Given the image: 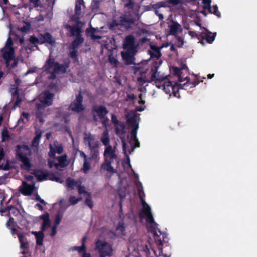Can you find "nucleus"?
Wrapping results in <instances>:
<instances>
[{
    "label": "nucleus",
    "mask_w": 257,
    "mask_h": 257,
    "mask_svg": "<svg viewBox=\"0 0 257 257\" xmlns=\"http://www.w3.org/2000/svg\"><path fill=\"white\" fill-rule=\"evenodd\" d=\"M66 71L67 68L63 64H60L58 62H56V67L54 68L52 75H54L56 73H59V72L65 73Z\"/></svg>",
    "instance_id": "obj_35"
},
{
    "label": "nucleus",
    "mask_w": 257,
    "mask_h": 257,
    "mask_svg": "<svg viewBox=\"0 0 257 257\" xmlns=\"http://www.w3.org/2000/svg\"><path fill=\"white\" fill-rule=\"evenodd\" d=\"M41 133L37 134L32 141V146L34 147H37L39 146L40 140L41 138Z\"/></svg>",
    "instance_id": "obj_43"
},
{
    "label": "nucleus",
    "mask_w": 257,
    "mask_h": 257,
    "mask_svg": "<svg viewBox=\"0 0 257 257\" xmlns=\"http://www.w3.org/2000/svg\"><path fill=\"white\" fill-rule=\"evenodd\" d=\"M90 168V164L88 160H84L82 171L84 173H87Z\"/></svg>",
    "instance_id": "obj_48"
},
{
    "label": "nucleus",
    "mask_w": 257,
    "mask_h": 257,
    "mask_svg": "<svg viewBox=\"0 0 257 257\" xmlns=\"http://www.w3.org/2000/svg\"><path fill=\"white\" fill-rule=\"evenodd\" d=\"M11 169V167L10 166L9 163L8 161L5 165H0V170H3L4 171H8Z\"/></svg>",
    "instance_id": "obj_61"
},
{
    "label": "nucleus",
    "mask_w": 257,
    "mask_h": 257,
    "mask_svg": "<svg viewBox=\"0 0 257 257\" xmlns=\"http://www.w3.org/2000/svg\"><path fill=\"white\" fill-rule=\"evenodd\" d=\"M6 210H8L7 216H9L12 214L15 216H18L21 214L20 210L17 207L10 205L5 208Z\"/></svg>",
    "instance_id": "obj_31"
},
{
    "label": "nucleus",
    "mask_w": 257,
    "mask_h": 257,
    "mask_svg": "<svg viewBox=\"0 0 257 257\" xmlns=\"http://www.w3.org/2000/svg\"><path fill=\"white\" fill-rule=\"evenodd\" d=\"M16 157H21L23 156H30L32 155L31 149L28 145H18L16 147Z\"/></svg>",
    "instance_id": "obj_14"
},
{
    "label": "nucleus",
    "mask_w": 257,
    "mask_h": 257,
    "mask_svg": "<svg viewBox=\"0 0 257 257\" xmlns=\"http://www.w3.org/2000/svg\"><path fill=\"white\" fill-rule=\"evenodd\" d=\"M101 141L105 147L110 146L109 144L110 140L108 135V132L107 130L103 131L102 134Z\"/></svg>",
    "instance_id": "obj_33"
},
{
    "label": "nucleus",
    "mask_w": 257,
    "mask_h": 257,
    "mask_svg": "<svg viewBox=\"0 0 257 257\" xmlns=\"http://www.w3.org/2000/svg\"><path fill=\"white\" fill-rule=\"evenodd\" d=\"M84 135L83 143L85 145L88 146L89 150L95 149V148H99V143L98 141L96 140L94 135L90 133H85Z\"/></svg>",
    "instance_id": "obj_12"
},
{
    "label": "nucleus",
    "mask_w": 257,
    "mask_h": 257,
    "mask_svg": "<svg viewBox=\"0 0 257 257\" xmlns=\"http://www.w3.org/2000/svg\"><path fill=\"white\" fill-rule=\"evenodd\" d=\"M207 10L209 13L215 15L218 18L221 17V14L218 11L217 5H213L212 7L210 6Z\"/></svg>",
    "instance_id": "obj_39"
},
{
    "label": "nucleus",
    "mask_w": 257,
    "mask_h": 257,
    "mask_svg": "<svg viewBox=\"0 0 257 257\" xmlns=\"http://www.w3.org/2000/svg\"><path fill=\"white\" fill-rule=\"evenodd\" d=\"M100 6V1L98 0H94L91 5V9L93 12L97 11Z\"/></svg>",
    "instance_id": "obj_49"
},
{
    "label": "nucleus",
    "mask_w": 257,
    "mask_h": 257,
    "mask_svg": "<svg viewBox=\"0 0 257 257\" xmlns=\"http://www.w3.org/2000/svg\"><path fill=\"white\" fill-rule=\"evenodd\" d=\"M216 34V33H212L210 32H208L205 33V37L203 38L205 39L208 43L211 44L215 39Z\"/></svg>",
    "instance_id": "obj_38"
},
{
    "label": "nucleus",
    "mask_w": 257,
    "mask_h": 257,
    "mask_svg": "<svg viewBox=\"0 0 257 257\" xmlns=\"http://www.w3.org/2000/svg\"><path fill=\"white\" fill-rule=\"evenodd\" d=\"M43 39H41L40 44H43L47 43L51 45H54L55 43V40L53 38L52 36L48 32L45 33L41 35Z\"/></svg>",
    "instance_id": "obj_24"
},
{
    "label": "nucleus",
    "mask_w": 257,
    "mask_h": 257,
    "mask_svg": "<svg viewBox=\"0 0 257 257\" xmlns=\"http://www.w3.org/2000/svg\"><path fill=\"white\" fill-rule=\"evenodd\" d=\"M25 25L22 27H19L18 30L26 34L30 31L31 29V25L28 22H25Z\"/></svg>",
    "instance_id": "obj_44"
},
{
    "label": "nucleus",
    "mask_w": 257,
    "mask_h": 257,
    "mask_svg": "<svg viewBox=\"0 0 257 257\" xmlns=\"http://www.w3.org/2000/svg\"><path fill=\"white\" fill-rule=\"evenodd\" d=\"M162 61L160 60L159 61H155L153 62L151 68V72L152 73L151 76L150 78V81H163L165 80L167 76H162L160 74V72L158 71V68L161 64Z\"/></svg>",
    "instance_id": "obj_7"
},
{
    "label": "nucleus",
    "mask_w": 257,
    "mask_h": 257,
    "mask_svg": "<svg viewBox=\"0 0 257 257\" xmlns=\"http://www.w3.org/2000/svg\"><path fill=\"white\" fill-rule=\"evenodd\" d=\"M151 51H148L151 58H156L157 60L159 59L162 55L160 48L155 45H151Z\"/></svg>",
    "instance_id": "obj_23"
},
{
    "label": "nucleus",
    "mask_w": 257,
    "mask_h": 257,
    "mask_svg": "<svg viewBox=\"0 0 257 257\" xmlns=\"http://www.w3.org/2000/svg\"><path fill=\"white\" fill-rule=\"evenodd\" d=\"M95 249L99 253L100 257L111 256L112 255V246L104 240L98 239L95 243Z\"/></svg>",
    "instance_id": "obj_5"
},
{
    "label": "nucleus",
    "mask_w": 257,
    "mask_h": 257,
    "mask_svg": "<svg viewBox=\"0 0 257 257\" xmlns=\"http://www.w3.org/2000/svg\"><path fill=\"white\" fill-rule=\"evenodd\" d=\"M69 56L73 60L74 63L78 62L77 49H73V51L69 53Z\"/></svg>",
    "instance_id": "obj_42"
},
{
    "label": "nucleus",
    "mask_w": 257,
    "mask_h": 257,
    "mask_svg": "<svg viewBox=\"0 0 257 257\" xmlns=\"http://www.w3.org/2000/svg\"><path fill=\"white\" fill-rule=\"evenodd\" d=\"M128 124L131 127V135L134 141L135 142L134 148L140 147V144L137 136V131L139 128V124L137 122L136 116H132L127 119Z\"/></svg>",
    "instance_id": "obj_8"
},
{
    "label": "nucleus",
    "mask_w": 257,
    "mask_h": 257,
    "mask_svg": "<svg viewBox=\"0 0 257 257\" xmlns=\"http://www.w3.org/2000/svg\"><path fill=\"white\" fill-rule=\"evenodd\" d=\"M96 32V30L95 28L91 27L89 28H87L86 30V33L87 36L91 37V39L93 40L99 39L101 38V37L98 35H95L94 34Z\"/></svg>",
    "instance_id": "obj_36"
},
{
    "label": "nucleus",
    "mask_w": 257,
    "mask_h": 257,
    "mask_svg": "<svg viewBox=\"0 0 257 257\" xmlns=\"http://www.w3.org/2000/svg\"><path fill=\"white\" fill-rule=\"evenodd\" d=\"M114 126L115 131V134L117 136L123 135L125 133V126L123 122L119 121L118 124L114 125Z\"/></svg>",
    "instance_id": "obj_28"
},
{
    "label": "nucleus",
    "mask_w": 257,
    "mask_h": 257,
    "mask_svg": "<svg viewBox=\"0 0 257 257\" xmlns=\"http://www.w3.org/2000/svg\"><path fill=\"white\" fill-rule=\"evenodd\" d=\"M85 203L86 205H87L90 208H92L93 207V202L92 200V197L91 196V194L89 196H86Z\"/></svg>",
    "instance_id": "obj_50"
},
{
    "label": "nucleus",
    "mask_w": 257,
    "mask_h": 257,
    "mask_svg": "<svg viewBox=\"0 0 257 257\" xmlns=\"http://www.w3.org/2000/svg\"><path fill=\"white\" fill-rule=\"evenodd\" d=\"M211 3V0H202L203 9L207 10L210 7Z\"/></svg>",
    "instance_id": "obj_59"
},
{
    "label": "nucleus",
    "mask_w": 257,
    "mask_h": 257,
    "mask_svg": "<svg viewBox=\"0 0 257 257\" xmlns=\"http://www.w3.org/2000/svg\"><path fill=\"white\" fill-rule=\"evenodd\" d=\"M57 62L55 61L54 58H51L50 57L47 60L44 66V69L46 71L50 72L52 67H56V63Z\"/></svg>",
    "instance_id": "obj_29"
},
{
    "label": "nucleus",
    "mask_w": 257,
    "mask_h": 257,
    "mask_svg": "<svg viewBox=\"0 0 257 257\" xmlns=\"http://www.w3.org/2000/svg\"><path fill=\"white\" fill-rule=\"evenodd\" d=\"M29 41L32 44L36 46L37 47V49H38L37 45L38 44H40L41 39L40 40L38 38L35 37L34 35H33L30 36V38L29 39Z\"/></svg>",
    "instance_id": "obj_41"
},
{
    "label": "nucleus",
    "mask_w": 257,
    "mask_h": 257,
    "mask_svg": "<svg viewBox=\"0 0 257 257\" xmlns=\"http://www.w3.org/2000/svg\"><path fill=\"white\" fill-rule=\"evenodd\" d=\"M1 51L3 53L2 57L5 61L6 67L9 68L10 61L15 58L14 48H3Z\"/></svg>",
    "instance_id": "obj_13"
},
{
    "label": "nucleus",
    "mask_w": 257,
    "mask_h": 257,
    "mask_svg": "<svg viewBox=\"0 0 257 257\" xmlns=\"http://www.w3.org/2000/svg\"><path fill=\"white\" fill-rule=\"evenodd\" d=\"M29 118H30L29 113L28 112H24L22 113L21 117H20V118L19 120V122L20 123L22 122L23 123H25L26 122L24 121V119H26L27 120V121H28L29 119Z\"/></svg>",
    "instance_id": "obj_52"
},
{
    "label": "nucleus",
    "mask_w": 257,
    "mask_h": 257,
    "mask_svg": "<svg viewBox=\"0 0 257 257\" xmlns=\"http://www.w3.org/2000/svg\"><path fill=\"white\" fill-rule=\"evenodd\" d=\"M108 60L110 63L112 65H116L118 63V61H117L116 58L113 56L112 54L109 55Z\"/></svg>",
    "instance_id": "obj_56"
},
{
    "label": "nucleus",
    "mask_w": 257,
    "mask_h": 257,
    "mask_svg": "<svg viewBox=\"0 0 257 257\" xmlns=\"http://www.w3.org/2000/svg\"><path fill=\"white\" fill-rule=\"evenodd\" d=\"M32 234L35 236L36 239V244L38 246L43 245L45 234L43 231H33Z\"/></svg>",
    "instance_id": "obj_26"
},
{
    "label": "nucleus",
    "mask_w": 257,
    "mask_h": 257,
    "mask_svg": "<svg viewBox=\"0 0 257 257\" xmlns=\"http://www.w3.org/2000/svg\"><path fill=\"white\" fill-rule=\"evenodd\" d=\"M122 48L130 52H137V46L135 44V38L132 35L127 36L123 41Z\"/></svg>",
    "instance_id": "obj_10"
},
{
    "label": "nucleus",
    "mask_w": 257,
    "mask_h": 257,
    "mask_svg": "<svg viewBox=\"0 0 257 257\" xmlns=\"http://www.w3.org/2000/svg\"><path fill=\"white\" fill-rule=\"evenodd\" d=\"M84 41V39L82 37V35L76 36L75 39L71 43V48L72 49H77Z\"/></svg>",
    "instance_id": "obj_25"
},
{
    "label": "nucleus",
    "mask_w": 257,
    "mask_h": 257,
    "mask_svg": "<svg viewBox=\"0 0 257 257\" xmlns=\"http://www.w3.org/2000/svg\"><path fill=\"white\" fill-rule=\"evenodd\" d=\"M121 142L122 144V150L124 155L127 157V161H130V158L127 154L126 149L128 147L124 139H121Z\"/></svg>",
    "instance_id": "obj_54"
},
{
    "label": "nucleus",
    "mask_w": 257,
    "mask_h": 257,
    "mask_svg": "<svg viewBox=\"0 0 257 257\" xmlns=\"http://www.w3.org/2000/svg\"><path fill=\"white\" fill-rule=\"evenodd\" d=\"M173 70L174 75L178 76L181 79V74L182 73L181 69L177 67H173Z\"/></svg>",
    "instance_id": "obj_58"
},
{
    "label": "nucleus",
    "mask_w": 257,
    "mask_h": 257,
    "mask_svg": "<svg viewBox=\"0 0 257 257\" xmlns=\"http://www.w3.org/2000/svg\"><path fill=\"white\" fill-rule=\"evenodd\" d=\"M40 218L43 220L41 229L44 231L47 228L51 226V221L49 218V214L46 212L40 216Z\"/></svg>",
    "instance_id": "obj_22"
},
{
    "label": "nucleus",
    "mask_w": 257,
    "mask_h": 257,
    "mask_svg": "<svg viewBox=\"0 0 257 257\" xmlns=\"http://www.w3.org/2000/svg\"><path fill=\"white\" fill-rule=\"evenodd\" d=\"M73 250H77L79 253L83 252H85L86 250V247L84 243H82L81 246H74L73 247Z\"/></svg>",
    "instance_id": "obj_47"
},
{
    "label": "nucleus",
    "mask_w": 257,
    "mask_h": 257,
    "mask_svg": "<svg viewBox=\"0 0 257 257\" xmlns=\"http://www.w3.org/2000/svg\"><path fill=\"white\" fill-rule=\"evenodd\" d=\"M136 53L137 52H130L129 51H126L121 52L122 58L125 61L126 65L135 64V55Z\"/></svg>",
    "instance_id": "obj_17"
},
{
    "label": "nucleus",
    "mask_w": 257,
    "mask_h": 257,
    "mask_svg": "<svg viewBox=\"0 0 257 257\" xmlns=\"http://www.w3.org/2000/svg\"><path fill=\"white\" fill-rule=\"evenodd\" d=\"M18 237L19 241L21 243L20 247L21 249H29V243L27 241V238L24 234L19 233H18Z\"/></svg>",
    "instance_id": "obj_27"
},
{
    "label": "nucleus",
    "mask_w": 257,
    "mask_h": 257,
    "mask_svg": "<svg viewBox=\"0 0 257 257\" xmlns=\"http://www.w3.org/2000/svg\"><path fill=\"white\" fill-rule=\"evenodd\" d=\"M111 122L114 125L118 124L119 122V121L117 119L116 116L113 113H112L111 115Z\"/></svg>",
    "instance_id": "obj_63"
},
{
    "label": "nucleus",
    "mask_w": 257,
    "mask_h": 257,
    "mask_svg": "<svg viewBox=\"0 0 257 257\" xmlns=\"http://www.w3.org/2000/svg\"><path fill=\"white\" fill-rule=\"evenodd\" d=\"M185 79L187 80V82L183 85L170 81L165 82L163 85L164 91L166 93H170L172 92L174 96L179 98L180 95L179 92L180 89H189L195 87L199 83V81L198 80H195L194 82L190 81L189 79L188 80L187 77L185 78Z\"/></svg>",
    "instance_id": "obj_1"
},
{
    "label": "nucleus",
    "mask_w": 257,
    "mask_h": 257,
    "mask_svg": "<svg viewBox=\"0 0 257 257\" xmlns=\"http://www.w3.org/2000/svg\"><path fill=\"white\" fill-rule=\"evenodd\" d=\"M82 199V198L81 197L76 198L75 196H71L69 197V201L71 204L75 205L77 204L79 201H81Z\"/></svg>",
    "instance_id": "obj_53"
},
{
    "label": "nucleus",
    "mask_w": 257,
    "mask_h": 257,
    "mask_svg": "<svg viewBox=\"0 0 257 257\" xmlns=\"http://www.w3.org/2000/svg\"><path fill=\"white\" fill-rule=\"evenodd\" d=\"M44 111L45 110H37L36 111V116L39 121L42 123H43L45 121V120L43 119V114Z\"/></svg>",
    "instance_id": "obj_45"
},
{
    "label": "nucleus",
    "mask_w": 257,
    "mask_h": 257,
    "mask_svg": "<svg viewBox=\"0 0 257 257\" xmlns=\"http://www.w3.org/2000/svg\"><path fill=\"white\" fill-rule=\"evenodd\" d=\"M18 158L19 161L22 163V164L21 165V168L24 170L30 171L33 165L31 163L30 160L28 157L21 155V157H18Z\"/></svg>",
    "instance_id": "obj_21"
},
{
    "label": "nucleus",
    "mask_w": 257,
    "mask_h": 257,
    "mask_svg": "<svg viewBox=\"0 0 257 257\" xmlns=\"http://www.w3.org/2000/svg\"><path fill=\"white\" fill-rule=\"evenodd\" d=\"M81 182H80L79 184L77 185V188L78 189V193L80 195L84 194L86 196H89L90 195V194H91V193L88 191H86L85 190V187L84 186H81Z\"/></svg>",
    "instance_id": "obj_40"
},
{
    "label": "nucleus",
    "mask_w": 257,
    "mask_h": 257,
    "mask_svg": "<svg viewBox=\"0 0 257 257\" xmlns=\"http://www.w3.org/2000/svg\"><path fill=\"white\" fill-rule=\"evenodd\" d=\"M14 44L13 41L10 37H9L7 40L5 46L4 48H13V46Z\"/></svg>",
    "instance_id": "obj_60"
},
{
    "label": "nucleus",
    "mask_w": 257,
    "mask_h": 257,
    "mask_svg": "<svg viewBox=\"0 0 257 257\" xmlns=\"http://www.w3.org/2000/svg\"><path fill=\"white\" fill-rule=\"evenodd\" d=\"M76 23L72 26L67 25L65 26V28L69 31L68 36L69 37H76L81 35V27L79 26V24Z\"/></svg>",
    "instance_id": "obj_16"
},
{
    "label": "nucleus",
    "mask_w": 257,
    "mask_h": 257,
    "mask_svg": "<svg viewBox=\"0 0 257 257\" xmlns=\"http://www.w3.org/2000/svg\"><path fill=\"white\" fill-rule=\"evenodd\" d=\"M29 2L35 8L42 7L41 0H29Z\"/></svg>",
    "instance_id": "obj_57"
},
{
    "label": "nucleus",
    "mask_w": 257,
    "mask_h": 257,
    "mask_svg": "<svg viewBox=\"0 0 257 257\" xmlns=\"http://www.w3.org/2000/svg\"><path fill=\"white\" fill-rule=\"evenodd\" d=\"M139 216L140 219H143L146 217L147 222L151 224V231L153 234L154 237L158 236L157 233L158 224L154 220L150 206L149 205H147V207H143L141 212L139 213Z\"/></svg>",
    "instance_id": "obj_4"
},
{
    "label": "nucleus",
    "mask_w": 257,
    "mask_h": 257,
    "mask_svg": "<svg viewBox=\"0 0 257 257\" xmlns=\"http://www.w3.org/2000/svg\"><path fill=\"white\" fill-rule=\"evenodd\" d=\"M119 24V20H118V22L115 20H113L109 25V29L111 31L115 30L116 29V27H118L119 26H120V25Z\"/></svg>",
    "instance_id": "obj_46"
},
{
    "label": "nucleus",
    "mask_w": 257,
    "mask_h": 257,
    "mask_svg": "<svg viewBox=\"0 0 257 257\" xmlns=\"http://www.w3.org/2000/svg\"><path fill=\"white\" fill-rule=\"evenodd\" d=\"M80 182V181H75L74 179L69 177L66 180V184L68 188L73 190L75 187H77V185Z\"/></svg>",
    "instance_id": "obj_32"
},
{
    "label": "nucleus",
    "mask_w": 257,
    "mask_h": 257,
    "mask_svg": "<svg viewBox=\"0 0 257 257\" xmlns=\"http://www.w3.org/2000/svg\"><path fill=\"white\" fill-rule=\"evenodd\" d=\"M55 94L53 93H51L49 91H45L41 95L39 98L40 102L45 106H50L53 103V98Z\"/></svg>",
    "instance_id": "obj_15"
},
{
    "label": "nucleus",
    "mask_w": 257,
    "mask_h": 257,
    "mask_svg": "<svg viewBox=\"0 0 257 257\" xmlns=\"http://www.w3.org/2000/svg\"><path fill=\"white\" fill-rule=\"evenodd\" d=\"M172 24L168 26V34L176 37L178 32H182L181 25L177 22L171 20Z\"/></svg>",
    "instance_id": "obj_18"
},
{
    "label": "nucleus",
    "mask_w": 257,
    "mask_h": 257,
    "mask_svg": "<svg viewBox=\"0 0 257 257\" xmlns=\"http://www.w3.org/2000/svg\"><path fill=\"white\" fill-rule=\"evenodd\" d=\"M6 225L7 227H9L11 225L15 226V221L13 217H10L9 220L7 221Z\"/></svg>",
    "instance_id": "obj_64"
},
{
    "label": "nucleus",
    "mask_w": 257,
    "mask_h": 257,
    "mask_svg": "<svg viewBox=\"0 0 257 257\" xmlns=\"http://www.w3.org/2000/svg\"><path fill=\"white\" fill-rule=\"evenodd\" d=\"M67 156L66 154H64L61 156L58 157L57 158V160H58L59 163H56L55 164V167L56 168H58L59 166H60L62 168H64L66 167L67 165L65 163L67 161Z\"/></svg>",
    "instance_id": "obj_30"
},
{
    "label": "nucleus",
    "mask_w": 257,
    "mask_h": 257,
    "mask_svg": "<svg viewBox=\"0 0 257 257\" xmlns=\"http://www.w3.org/2000/svg\"><path fill=\"white\" fill-rule=\"evenodd\" d=\"M99 148H95V149H90V156L88 158L89 160H93L95 161H97L99 159Z\"/></svg>",
    "instance_id": "obj_34"
},
{
    "label": "nucleus",
    "mask_w": 257,
    "mask_h": 257,
    "mask_svg": "<svg viewBox=\"0 0 257 257\" xmlns=\"http://www.w3.org/2000/svg\"><path fill=\"white\" fill-rule=\"evenodd\" d=\"M91 110L93 120H97L98 117L101 120L103 126L107 127L109 121L106 116L109 112L107 108L103 105L94 104L92 106Z\"/></svg>",
    "instance_id": "obj_3"
},
{
    "label": "nucleus",
    "mask_w": 257,
    "mask_h": 257,
    "mask_svg": "<svg viewBox=\"0 0 257 257\" xmlns=\"http://www.w3.org/2000/svg\"><path fill=\"white\" fill-rule=\"evenodd\" d=\"M61 219H62V217H61V215L59 213H58L56 215V217L55 218V221H54L55 225H54L57 226L58 225H59L61 222Z\"/></svg>",
    "instance_id": "obj_62"
},
{
    "label": "nucleus",
    "mask_w": 257,
    "mask_h": 257,
    "mask_svg": "<svg viewBox=\"0 0 257 257\" xmlns=\"http://www.w3.org/2000/svg\"><path fill=\"white\" fill-rule=\"evenodd\" d=\"M123 4L124 7L128 10H133L136 5V3L134 0H121Z\"/></svg>",
    "instance_id": "obj_37"
},
{
    "label": "nucleus",
    "mask_w": 257,
    "mask_h": 257,
    "mask_svg": "<svg viewBox=\"0 0 257 257\" xmlns=\"http://www.w3.org/2000/svg\"><path fill=\"white\" fill-rule=\"evenodd\" d=\"M36 177L38 181H43L47 179L48 173L44 171L43 169H35L32 173Z\"/></svg>",
    "instance_id": "obj_20"
},
{
    "label": "nucleus",
    "mask_w": 257,
    "mask_h": 257,
    "mask_svg": "<svg viewBox=\"0 0 257 257\" xmlns=\"http://www.w3.org/2000/svg\"><path fill=\"white\" fill-rule=\"evenodd\" d=\"M34 189V185L29 184L25 181H23L22 187L20 189V191L25 196H29L32 194Z\"/></svg>",
    "instance_id": "obj_19"
},
{
    "label": "nucleus",
    "mask_w": 257,
    "mask_h": 257,
    "mask_svg": "<svg viewBox=\"0 0 257 257\" xmlns=\"http://www.w3.org/2000/svg\"><path fill=\"white\" fill-rule=\"evenodd\" d=\"M54 145L55 147V151L58 154H61L63 152V147L62 144H58L57 142L54 143Z\"/></svg>",
    "instance_id": "obj_51"
},
{
    "label": "nucleus",
    "mask_w": 257,
    "mask_h": 257,
    "mask_svg": "<svg viewBox=\"0 0 257 257\" xmlns=\"http://www.w3.org/2000/svg\"><path fill=\"white\" fill-rule=\"evenodd\" d=\"M120 26L128 29L135 24L136 18L134 17L131 12L125 13L119 17Z\"/></svg>",
    "instance_id": "obj_6"
},
{
    "label": "nucleus",
    "mask_w": 257,
    "mask_h": 257,
    "mask_svg": "<svg viewBox=\"0 0 257 257\" xmlns=\"http://www.w3.org/2000/svg\"><path fill=\"white\" fill-rule=\"evenodd\" d=\"M85 6L83 0H77L75 6V14L73 16V20L77 23L80 24L81 18L84 16L82 12V10L84 9Z\"/></svg>",
    "instance_id": "obj_11"
},
{
    "label": "nucleus",
    "mask_w": 257,
    "mask_h": 257,
    "mask_svg": "<svg viewBox=\"0 0 257 257\" xmlns=\"http://www.w3.org/2000/svg\"><path fill=\"white\" fill-rule=\"evenodd\" d=\"M56 152L55 151V148L53 147V146L50 144V151L49 152V156L52 158H55L56 156Z\"/></svg>",
    "instance_id": "obj_55"
},
{
    "label": "nucleus",
    "mask_w": 257,
    "mask_h": 257,
    "mask_svg": "<svg viewBox=\"0 0 257 257\" xmlns=\"http://www.w3.org/2000/svg\"><path fill=\"white\" fill-rule=\"evenodd\" d=\"M83 96L81 92H79L76 95V98L71 103L70 108L71 110L80 113L85 109V107L83 105Z\"/></svg>",
    "instance_id": "obj_9"
},
{
    "label": "nucleus",
    "mask_w": 257,
    "mask_h": 257,
    "mask_svg": "<svg viewBox=\"0 0 257 257\" xmlns=\"http://www.w3.org/2000/svg\"><path fill=\"white\" fill-rule=\"evenodd\" d=\"M103 155L104 161L101 165V168L109 173H116V170L111 166L113 160L117 159V155L115 154V149L112 148L111 146L105 147Z\"/></svg>",
    "instance_id": "obj_2"
}]
</instances>
